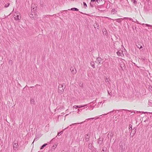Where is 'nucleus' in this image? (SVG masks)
I'll use <instances>...</instances> for the list:
<instances>
[{
	"label": "nucleus",
	"instance_id": "nucleus-49",
	"mask_svg": "<svg viewBox=\"0 0 152 152\" xmlns=\"http://www.w3.org/2000/svg\"><path fill=\"white\" fill-rule=\"evenodd\" d=\"M53 16H54V17L56 18L57 16H56V14H55V15H53Z\"/></svg>",
	"mask_w": 152,
	"mask_h": 152
},
{
	"label": "nucleus",
	"instance_id": "nucleus-7",
	"mask_svg": "<svg viewBox=\"0 0 152 152\" xmlns=\"http://www.w3.org/2000/svg\"><path fill=\"white\" fill-rule=\"evenodd\" d=\"M86 105H75L73 107L75 108H82L84 107H85L86 106Z\"/></svg>",
	"mask_w": 152,
	"mask_h": 152
},
{
	"label": "nucleus",
	"instance_id": "nucleus-33",
	"mask_svg": "<svg viewBox=\"0 0 152 152\" xmlns=\"http://www.w3.org/2000/svg\"><path fill=\"white\" fill-rule=\"evenodd\" d=\"M107 114H102V115H100L99 117H99V118H101L102 117H101V116H102L103 117V115H107Z\"/></svg>",
	"mask_w": 152,
	"mask_h": 152
},
{
	"label": "nucleus",
	"instance_id": "nucleus-32",
	"mask_svg": "<svg viewBox=\"0 0 152 152\" xmlns=\"http://www.w3.org/2000/svg\"><path fill=\"white\" fill-rule=\"evenodd\" d=\"M102 0H96V3L97 4H99L101 1H102Z\"/></svg>",
	"mask_w": 152,
	"mask_h": 152
},
{
	"label": "nucleus",
	"instance_id": "nucleus-13",
	"mask_svg": "<svg viewBox=\"0 0 152 152\" xmlns=\"http://www.w3.org/2000/svg\"><path fill=\"white\" fill-rule=\"evenodd\" d=\"M111 3H110V1H108V3L106 6V8L108 9L110 8L111 5Z\"/></svg>",
	"mask_w": 152,
	"mask_h": 152
},
{
	"label": "nucleus",
	"instance_id": "nucleus-21",
	"mask_svg": "<svg viewBox=\"0 0 152 152\" xmlns=\"http://www.w3.org/2000/svg\"><path fill=\"white\" fill-rule=\"evenodd\" d=\"M30 102L31 104H34V100L33 99H31L30 100Z\"/></svg>",
	"mask_w": 152,
	"mask_h": 152
},
{
	"label": "nucleus",
	"instance_id": "nucleus-26",
	"mask_svg": "<svg viewBox=\"0 0 152 152\" xmlns=\"http://www.w3.org/2000/svg\"><path fill=\"white\" fill-rule=\"evenodd\" d=\"M83 6L85 8H86V7H87V5L85 2H83Z\"/></svg>",
	"mask_w": 152,
	"mask_h": 152
},
{
	"label": "nucleus",
	"instance_id": "nucleus-5",
	"mask_svg": "<svg viewBox=\"0 0 152 152\" xmlns=\"http://www.w3.org/2000/svg\"><path fill=\"white\" fill-rule=\"evenodd\" d=\"M14 18L15 20H19L21 19V17L19 14L15 13L14 15Z\"/></svg>",
	"mask_w": 152,
	"mask_h": 152
},
{
	"label": "nucleus",
	"instance_id": "nucleus-15",
	"mask_svg": "<svg viewBox=\"0 0 152 152\" xmlns=\"http://www.w3.org/2000/svg\"><path fill=\"white\" fill-rule=\"evenodd\" d=\"M69 126H68L66 128L64 129H63L60 132H58V135H59L60 134H62L63 132V131L64 130L67 129L68 128H69Z\"/></svg>",
	"mask_w": 152,
	"mask_h": 152
},
{
	"label": "nucleus",
	"instance_id": "nucleus-47",
	"mask_svg": "<svg viewBox=\"0 0 152 152\" xmlns=\"http://www.w3.org/2000/svg\"><path fill=\"white\" fill-rule=\"evenodd\" d=\"M138 112L137 111H136V110L134 111V113H138Z\"/></svg>",
	"mask_w": 152,
	"mask_h": 152
},
{
	"label": "nucleus",
	"instance_id": "nucleus-43",
	"mask_svg": "<svg viewBox=\"0 0 152 152\" xmlns=\"http://www.w3.org/2000/svg\"><path fill=\"white\" fill-rule=\"evenodd\" d=\"M48 152H53V149H50L49 150Z\"/></svg>",
	"mask_w": 152,
	"mask_h": 152
},
{
	"label": "nucleus",
	"instance_id": "nucleus-48",
	"mask_svg": "<svg viewBox=\"0 0 152 152\" xmlns=\"http://www.w3.org/2000/svg\"><path fill=\"white\" fill-rule=\"evenodd\" d=\"M38 139L37 138H35L34 140V141L37 140Z\"/></svg>",
	"mask_w": 152,
	"mask_h": 152
},
{
	"label": "nucleus",
	"instance_id": "nucleus-18",
	"mask_svg": "<svg viewBox=\"0 0 152 152\" xmlns=\"http://www.w3.org/2000/svg\"><path fill=\"white\" fill-rule=\"evenodd\" d=\"M118 111V110H113V111H110V112L107 113V114H108L109 113H114L113 114H114V113H115L116 112V111Z\"/></svg>",
	"mask_w": 152,
	"mask_h": 152
},
{
	"label": "nucleus",
	"instance_id": "nucleus-56",
	"mask_svg": "<svg viewBox=\"0 0 152 152\" xmlns=\"http://www.w3.org/2000/svg\"><path fill=\"white\" fill-rule=\"evenodd\" d=\"M66 152H70V151H66Z\"/></svg>",
	"mask_w": 152,
	"mask_h": 152
},
{
	"label": "nucleus",
	"instance_id": "nucleus-34",
	"mask_svg": "<svg viewBox=\"0 0 152 152\" xmlns=\"http://www.w3.org/2000/svg\"><path fill=\"white\" fill-rule=\"evenodd\" d=\"M124 19H129V20H132V19L131 18H124Z\"/></svg>",
	"mask_w": 152,
	"mask_h": 152
},
{
	"label": "nucleus",
	"instance_id": "nucleus-19",
	"mask_svg": "<svg viewBox=\"0 0 152 152\" xmlns=\"http://www.w3.org/2000/svg\"><path fill=\"white\" fill-rule=\"evenodd\" d=\"M48 145V144L47 143H46V144H43L41 147L40 148V149H43V148L45 147L47 145Z\"/></svg>",
	"mask_w": 152,
	"mask_h": 152
},
{
	"label": "nucleus",
	"instance_id": "nucleus-36",
	"mask_svg": "<svg viewBox=\"0 0 152 152\" xmlns=\"http://www.w3.org/2000/svg\"><path fill=\"white\" fill-rule=\"evenodd\" d=\"M87 107H83V108H82L83 110H87V109H88L89 108V107L87 108Z\"/></svg>",
	"mask_w": 152,
	"mask_h": 152
},
{
	"label": "nucleus",
	"instance_id": "nucleus-38",
	"mask_svg": "<svg viewBox=\"0 0 152 152\" xmlns=\"http://www.w3.org/2000/svg\"><path fill=\"white\" fill-rule=\"evenodd\" d=\"M131 129V130L132 129V125L131 124H130L129 125V129Z\"/></svg>",
	"mask_w": 152,
	"mask_h": 152
},
{
	"label": "nucleus",
	"instance_id": "nucleus-28",
	"mask_svg": "<svg viewBox=\"0 0 152 152\" xmlns=\"http://www.w3.org/2000/svg\"><path fill=\"white\" fill-rule=\"evenodd\" d=\"M9 64L12 65V61L11 60H10L8 62Z\"/></svg>",
	"mask_w": 152,
	"mask_h": 152
},
{
	"label": "nucleus",
	"instance_id": "nucleus-40",
	"mask_svg": "<svg viewBox=\"0 0 152 152\" xmlns=\"http://www.w3.org/2000/svg\"><path fill=\"white\" fill-rule=\"evenodd\" d=\"M67 11V10H62V11H61V13H63L64 12H66Z\"/></svg>",
	"mask_w": 152,
	"mask_h": 152
},
{
	"label": "nucleus",
	"instance_id": "nucleus-44",
	"mask_svg": "<svg viewBox=\"0 0 152 152\" xmlns=\"http://www.w3.org/2000/svg\"><path fill=\"white\" fill-rule=\"evenodd\" d=\"M80 112V110L79 109H78L77 110V113H78V114H79Z\"/></svg>",
	"mask_w": 152,
	"mask_h": 152
},
{
	"label": "nucleus",
	"instance_id": "nucleus-24",
	"mask_svg": "<svg viewBox=\"0 0 152 152\" xmlns=\"http://www.w3.org/2000/svg\"><path fill=\"white\" fill-rule=\"evenodd\" d=\"M102 139L101 138H99V140L98 142L99 144L100 143V144H101L102 143V142L100 143V142L102 140Z\"/></svg>",
	"mask_w": 152,
	"mask_h": 152
},
{
	"label": "nucleus",
	"instance_id": "nucleus-16",
	"mask_svg": "<svg viewBox=\"0 0 152 152\" xmlns=\"http://www.w3.org/2000/svg\"><path fill=\"white\" fill-rule=\"evenodd\" d=\"M148 104L149 106L152 107V101L151 100H149Z\"/></svg>",
	"mask_w": 152,
	"mask_h": 152
},
{
	"label": "nucleus",
	"instance_id": "nucleus-23",
	"mask_svg": "<svg viewBox=\"0 0 152 152\" xmlns=\"http://www.w3.org/2000/svg\"><path fill=\"white\" fill-rule=\"evenodd\" d=\"M136 46L137 47L139 48V49H140L142 48V46L140 45V44H138V45H137Z\"/></svg>",
	"mask_w": 152,
	"mask_h": 152
},
{
	"label": "nucleus",
	"instance_id": "nucleus-4",
	"mask_svg": "<svg viewBox=\"0 0 152 152\" xmlns=\"http://www.w3.org/2000/svg\"><path fill=\"white\" fill-rule=\"evenodd\" d=\"M98 118H99V117H95V118H89L87 119L84 121L82 122H81V123H74V124H72L70 126H71L72 125H73L75 124H82L84 122H86V121H88L89 120L93 119H95V120H96V119H98Z\"/></svg>",
	"mask_w": 152,
	"mask_h": 152
},
{
	"label": "nucleus",
	"instance_id": "nucleus-2",
	"mask_svg": "<svg viewBox=\"0 0 152 152\" xmlns=\"http://www.w3.org/2000/svg\"><path fill=\"white\" fill-rule=\"evenodd\" d=\"M96 9L101 12H104L106 11L105 7L103 5L97 6Z\"/></svg>",
	"mask_w": 152,
	"mask_h": 152
},
{
	"label": "nucleus",
	"instance_id": "nucleus-45",
	"mask_svg": "<svg viewBox=\"0 0 152 152\" xmlns=\"http://www.w3.org/2000/svg\"><path fill=\"white\" fill-rule=\"evenodd\" d=\"M102 102H99L98 105H99L100 104L102 103Z\"/></svg>",
	"mask_w": 152,
	"mask_h": 152
},
{
	"label": "nucleus",
	"instance_id": "nucleus-11",
	"mask_svg": "<svg viewBox=\"0 0 152 152\" xmlns=\"http://www.w3.org/2000/svg\"><path fill=\"white\" fill-rule=\"evenodd\" d=\"M85 140L86 141L88 142L89 140V136L88 134H87L85 136Z\"/></svg>",
	"mask_w": 152,
	"mask_h": 152
},
{
	"label": "nucleus",
	"instance_id": "nucleus-1",
	"mask_svg": "<svg viewBox=\"0 0 152 152\" xmlns=\"http://www.w3.org/2000/svg\"><path fill=\"white\" fill-rule=\"evenodd\" d=\"M37 9V7L36 5L34 4L31 5V11L29 15V16L31 18L35 19L37 18V15L36 14L35 11H36Z\"/></svg>",
	"mask_w": 152,
	"mask_h": 152
},
{
	"label": "nucleus",
	"instance_id": "nucleus-58",
	"mask_svg": "<svg viewBox=\"0 0 152 152\" xmlns=\"http://www.w3.org/2000/svg\"><path fill=\"white\" fill-rule=\"evenodd\" d=\"M102 151H104V150L103 149H102Z\"/></svg>",
	"mask_w": 152,
	"mask_h": 152
},
{
	"label": "nucleus",
	"instance_id": "nucleus-25",
	"mask_svg": "<svg viewBox=\"0 0 152 152\" xmlns=\"http://www.w3.org/2000/svg\"><path fill=\"white\" fill-rule=\"evenodd\" d=\"M94 4L92 3V2H91H91L90 3V5L91 7H94Z\"/></svg>",
	"mask_w": 152,
	"mask_h": 152
},
{
	"label": "nucleus",
	"instance_id": "nucleus-30",
	"mask_svg": "<svg viewBox=\"0 0 152 152\" xmlns=\"http://www.w3.org/2000/svg\"><path fill=\"white\" fill-rule=\"evenodd\" d=\"M91 64L92 65V66L94 68H95V66L94 65V62H92L91 63Z\"/></svg>",
	"mask_w": 152,
	"mask_h": 152
},
{
	"label": "nucleus",
	"instance_id": "nucleus-39",
	"mask_svg": "<svg viewBox=\"0 0 152 152\" xmlns=\"http://www.w3.org/2000/svg\"><path fill=\"white\" fill-rule=\"evenodd\" d=\"M136 133V132H135V130H134V131H133V133H132V136H133L134 135L135 133Z\"/></svg>",
	"mask_w": 152,
	"mask_h": 152
},
{
	"label": "nucleus",
	"instance_id": "nucleus-12",
	"mask_svg": "<svg viewBox=\"0 0 152 152\" xmlns=\"http://www.w3.org/2000/svg\"><path fill=\"white\" fill-rule=\"evenodd\" d=\"M108 135H109L110 140H111L113 136V134L112 132H109L108 134Z\"/></svg>",
	"mask_w": 152,
	"mask_h": 152
},
{
	"label": "nucleus",
	"instance_id": "nucleus-41",
	"mask_svg": "<svg viewBox=\"0 0 152 152\" xmlns=\"http://www.w3.org/2000/svg\"><path fill=\"white\" fill-rule=\"evenodd\" d=\"M94 107V106L91 107L90 108L89 110H92L93 109Z\"/></svg>",
	"mask_w": 152,
	"mask_h": 152
},
{
	"label": "nucleus",
	"instance_id": "nucleus-37",
	"mask_svg": "<svg viewBox=\"0 0 152 152\" xmlns=\"http://www.w3.org/2000/svg\"><path fill=\"white\" fill-rule=\"evenodd\" d=\"M9 5H10V4L8 3L7 4H6L5 5V7H7L9 6Z\"/></svg>",
	"mask_w": 152,
	"mask_h": 152
},
{
	"label": "nucleus",
	"instance_id": "nucleus-29",
	"mask_svg": "<svg viewBox=\"0 0 152 152\" xmlns=\"http://www.w3.org/2000/svg\"><path fill=\"white\" fill-rule=\"evenodd\" d=\"M132 1H133L134 4H136L137 3V1L136 0H131Z\"/></svg>",
	"mask_w": 152,
	"mask_h": 152
},
{
	"label": "nucleus",
	"instance_id": "nucleus-53",
	"mask_svg": "<svg viewBox=\"0 0 152 152\" xmlns=\"http://www.w3.org/2000/svg\"><path fill=\"white\" fill-rule=\"evenodd\" d=\"M72 124H71V125H72ZM75 124H74V125H75ZM71 125V124L69 126V127H71V126H72H72H70Z\"/></svg>",
	"mask_w": 152,
	"mask_h": 152
},
{
	"label": "nucleus",
	"instance_id": "nucleus-14",
	"mask_svg": "<svg viewBox=\"0 0 152 152\" xmlns=\"http://www.w3.org/2000/svg\"><path fill=\"white\" fill-rule=\"evenodd\" d=\"M117 12V11L115 10L114 9H112L111 11V13L113 14H114Z\"/></svg>",
	"mask_w": 152,
	"mask_h": 152
},
{
	"label": "nucleus",
	"instance_id": "nucleus-35",
	"mask_svg": "<svg viewBox=\"0 0 152 152\" xmlns=\"http://www.w3.org/2000/svg\"><path fill=\"white\" fill-rule=\"evenodd\" d=\"M108 93V94H109L110 95H112V93L110 92V91L108 90H107Z\"/></svg>",
	"mask_w": 152,
	"mask_h": 152
},
{
	"label": "nucleus",
	"instance_id": "nucleus-31",
	"mask_svg": "<svg viewBox=\"0 0 152 152\" xmlns=\"http://www.w3.org/2000/svg\"><path fill=\"white\" fill-rule=\"evenodd\" d=\"M105 81L107 83V82H108V83H109V80L106 77L105 79Z\"/></svg>",
	"mask_w": 152,
	"mask_h": 152
},
{
	"label": "nucleus",
	"instance_id": "nucleus-46",
	"mask_svg": "<svg viewBox=\"0 0 152 152\" xmlns=\"http://www.w3.org/2000/svg\"><path fill=\"white\" fill-rule=\"evenodd\" d=\"M117 21L119 23H121V20H118V21L117 20Z\"/></svg>",
	"mask_w": 152,
	"mask_h": 152
},
{
	"label": "nucleus",
	"instance_id": "nucleus-50",
	"mask_svg": "<svg viewBox=\"0 0 152 152\" xmlns=\"http://www.w3.org/2000/svg\"><path fill=\"white\" fill-rule=\"evenodd\" d=\"M126 5H127L128 4H129V3H128V2L127 0H126Z\"/></svg>",
	"mask_w": 152,
	"mask_h": 152
},
{
	"label": "nucleus",
	"instance_id": "nucleus-57",
	"mask_svg": "<svg viewBox=\"0 0 152 152\" xmlns=\"http://www.w3.org/2000/svg\"><path fill=\"white\" fill-rule=\"evenodd\" d=\"M104 101H103V102H102V104H103V103H104Z\"/></svg>",
	"mask_w": 152,
	"mask_h": 152
},
{
	"label": "nucleus",
	"instance_id": "nucleus-51",
	"mask_svg": "<svg viewBox=\"0 0 152 152\" xmlns=\"http://www.w3.org/2000/svg\"><path fill=\"white\" fill-rule=\"evenodd\" d=\"M132 132L130 134V136H131L132 137Z\"/></svg>",
	"mask_w": 152,
	"mask_h": 152
},
{
	"label": "nucleus",
	"instance_id": "nucleus-9",
	"mask_svg": "<svg viewBox=\"0 0 152 152\" xmlns=\"http://www.w3.org/2000/svg\"><path fill=\"white\" fill-rule=\"evenodd\" d=\"M102 59L100 58H97L96 59V61L98 64H100L102 61Z\"/></svg>",
	"mask_w": 152,
	"mask_h": 152
},
{
	"label": "nucleus",
	"instance_id": "nucleus-52",
	"mask_svg": "<svg viewBox=\"0 0 152 152\" xmlns=\"http://www.w3.org/2000/svg\"><path fill=\"white\" fill-rule=\"evenodd\" d=\"M127 111H129L130 112H131L132 113L133 112V111H132L131 110H127Z\"/></svg>",
	"mask_w": 152,
	"mask_h": 152
},
{
	"label": "nucleus",
	"instance_id": "nucleus-22",
	"mask_svg": "<svg viewBox=\"0 0 152 152\" xmlns=\"http://www.w3.org/2000/svg\"><path fill=\"white\" fill-rule=\"evenodd\" d=\"M94 28H96V27L98 29H99V25L98 24H96V25H94Z\"/></svg>",
	"mask_w": 152,
	"mask_h": 152
},
{
	"label": "nucleus",
	"instance_id": "nucleus-3",
	"mask_svg": "<svg viewBox=\"0 0 152 152\" xmlns=\"http://www.w3.org/2000/svg\"><path fill=\"white\" fill-rule=\"evenodd\" d=\"M63 85L62 84H60L58 86V92L59 93L62 94L64 91V89L65 88L64 87L63 88Z\"/></svg>",
	"mask_w": 152,
	"mask_h": 152
},
{
	"label": "nucleus",
	"instance_id": "nucleus-54",
	"mask_svg": "<svg viewBox=\"0 0 152 152\" xmlns=\"http://www.w3.org/2000/svg\"><path fill=\"white\" fill-rule=\"evenodd\" d=\"M80 111H82L83 110L82 108L80 109Z\"/></svg>",
	"mask_w": 152,
	"mask_h": 152
},
{
	"label": "nucleus",
	"instance_id": "nucleus-60",
	"mask_svg": "<svg viewBox=\"0 0 152 152\" xmlns=\"http://www.w3.org/2000/svg\"><path fill=\"white\" fill-rule=\"evenodd\" d=\"M132 21L133 22H134V21H133V20H132Z\"/></svg>",
	"mask_w": 152,
	"mask_h": 152
},
{
	"label": "nucleus",
	"instance_id": "nucleus-27",
	"mask_svg": "<svg viewBox=\"0 0 152 152\" xmlns=\"http://www.w3.org/2000/svg\"><path fill=\"white\" fill-rule=\"evenodd\" d=\"M91 1L92 2V3H93L94 2H95V3H96V4H97V3H96V0H91Z\"/></svg>",
	"mask_w": 152,
	"mask_h": 152
},
{
	"label": "nucleus",
	"instance_id": "nucleus-8",
	"mask_svg": "<svg viewBox=\"0 0 152 152\" xmlns=\"http://www.w3.org/2000/svg\"><path fill=\"white\" fill-rule=\"evenodd\" d=\"M70 70L72 73L74 75L77 72V70L75 68L72 69L71 68H70Z\"/></svg>",
	"mask_w": 152,
	"mask_h": 152
},
{
	"label": "nucleus",
	"instance_id": "nucleus-42",
	"mask_svg": "<svg viewBox=\"0 0 152 152\" xmlns=\"http://www.w3.org/2000/svg\"><path fill=\"white\" fill-rule=\"evenodd\" d=\"M146 26H151V27H152V25H150L149 24H145Z\"/></svg>",
	"mask_w": 152,
	"mask_h": 152
},
{
	"label": "nucleus",
	"instance_id": "nucleus-17",
	"mask_svg": "<svg viewBox=\"0 0 152 152\" xmlns=\"http://www.w3.org/2000/svg\"><path fill=\"white\" fill-rule=\"evenodd\" d=\"M123 52L122 51H118L117 53V54L118 56H121Z\"/></svg>",
	"mask_w": 152,
	"mask_h": 152
},
{
	"label": "nucleus",
	"instance_id": "nucleus-20",
	"mask_svg": "<svg viewBox=\"0 0 152 152\" xmlns=\"http://www.w3.org/2000/svg\"><path fill=\"white\" fill-rule=\"evenodd\" d=\"M71 10H72L74 11H78V9L77 8H72L71 9Z\"/></svg>",
	"mask_w": 152,
	"mask_h": 152
},
{
	"label": "nucleus",
	"instance_id": "nucleus-55",
	"mask_svg": "<svg viewBox=\"0 0 152 152\" xmlns=\"http://www.w3.org/2000/svg\"><path fill=\"white\" fill-rule=\"evenodd\" d=\"M58 15L59 16H60V13H58Z\"/></svg>",
	"mask_w": 152,
	"mask_h": 152
},
{
	"label": "nucleus",
	"instance_id": "nucleus-6",
	"mask_svg": "<svg viewBox=\"0 0 152 152\" xmlns=\"http://www.w3.org/2000/svg\"><path fill=\"white\" fill-rule=\"evenodd\" d=\"M13 149L16 151L18 147V143H14L13 144Z\"/></svg>",
	"mask_w": 152,
	"mask_h": 152
},
{
	"label": "nucleus",
	"instance_id": "nucleus-10",
	"mask_svg": "<svg viewBox=\"0 0 152 152\" xmlns=\"http://www.w3.org/2000/svg\"><path fill=\"white\" fill-rule=\"evenodd\" d=\"M120 67H121V69L123 70H124V69H125L126 68L125 64L123 63L122 64H120Z\"/></svg>",
	"mask_w": 152,
	"mask_h": 152
},
{
	"label": "nucleus",
	"instance_id": "nucleus-59",
	"mask_svg": "<svg viewBox=\"0 0 152 152\" xmlns=\"http://www.w3.org/2000/svg\"><path fill=\"white\" fill-rule=\"evenodd\" d=\"M120 19H117V20H119Z\"/></svg>",
	"mask_w": 152,
	"mask_h": 152
}]
</instances>
